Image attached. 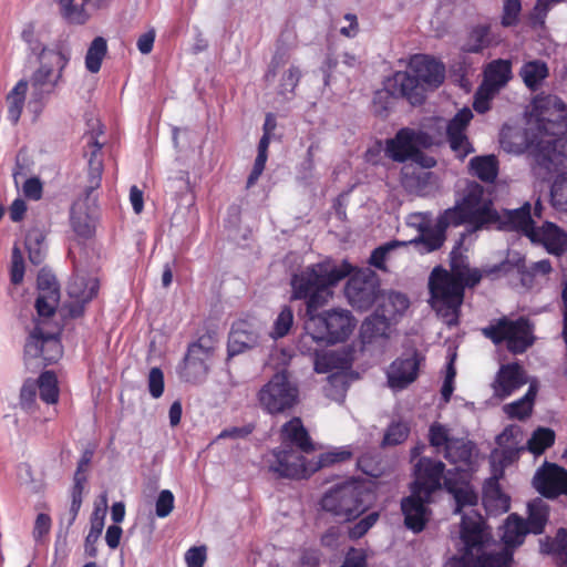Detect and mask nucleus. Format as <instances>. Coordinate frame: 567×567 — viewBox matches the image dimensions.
I'll return each instance as SVG.
<instances>
[{
    "instance_id": "nucleus-1",
    "label": "nucleus",
    "mask_w": 567,
    "mask_h": 567,
    "mask_svg": "<svg viewBox=\"0 0 567 567\" xmlns=\"http://www.w3.org/2000/svg\"><path fill=\"white\" fill-rule=\"evenodd\" d=\"M502 530L504 545L491 544L482 516L473 509L463 513L460 530L463 554L453 558L452 567H509V547L520 545L528 530L525 522L514 514L507 517Z\"/></svg>"
},
{
    "instance_id": "nucleus-2",
    "label": "nucleus",
    "mask_w": 567,
    "mask_h": 567,
    "mask_svg": "<svg viewBox=\"0 0 567 567\" xmlns=\"http://www.w3.org/2000/svg\"><path fill=\"white\" fill-rule=\"evenodd\" d=\"M482 276L477 269H471L467 258L451 252V272L435 268L429 279L430 303L437 316L447 326L458 323L460 308L464 297V286H474Z\"/></svg>"
},
{
    "instance_id": "nucleus-3",
    "label": "nucleus",
    "mask_w": 567,
    "mask_h": 567,
    "mask_svg": "<svg viewBox=\"0 0 567 567\" xmlns=\"http://www.w3.org/2000/svg\"><path fill=\"white\" fill-rule=\"evenodd\" d=\"M445 79V66L434 58L429 55H413L409 63L408 71L396 72L390 87L385 92H380L374 97L375 113L384 116L388 111L386 105L379 107L380 101L389 99V95H399L406 99L412 105H421L426 97L427 91L437 89Z\"/></svg>"
},
{
    "instance_id": "nucleus-4",
    "label": "nucleus",
    "mask_w": 567,
    "mask_h": 567,
    "mask_svg": "<svg viewBox=\"0 0 567 567\" xmlns=\"http://www.w3.org/2000/svg\"><path fill=\"white\" fill-rule=\"evenodd\" d=\"M343 261L326 259L303 267L291 277V299L306 300V315L318 311L332 298V288L352 272Z\"/></svg>"
},
{
    "instance_id": "nucleus-5",
    "label": "nucleus",
    "mask_w": 567,
    "mask_h": 567,
    "mask_svg": "<svg viewBox=\"0 0 567 567\" xmlns=\"http://www.w3.org/2000/svg\"><path fill=\"white\" fill-rule=\"evenodd\" d=\"M566 134L567 107L564 102L556 95H536L527 117L525 142H567Z\"/></svg>"
},
{
    "instance_id": "nucleus-6",
    "label": "nucleus",
    "mask_w": 567,
    "mask_h": 567,
    "mask_svg": "<svg viewBox=\"0 0 567 567\" xmlns=\"http://www.w3.org/2000/svg\"><path fill=\"white\" fill-rule=\"evenodd\" d=\"M305 322L306 333L301 337L299 348L302 352H310V342L336 343L342 342L352 333L355 321L347 310L333 309L323 313H307Z\"/></svg>"
},
{
    "instance_id": "nucleus-7",
    "label": "nucleus",
    "mask_w": 567,
    "mask_h": 567,
    "mask_svg": "<svg viewBox=\"0 0 567 567\" xmlns=\"http://www.w3.org/2000/svg\"><path fill=\"white\" fill-rule=\"evenodd\" d=\"M89 186L84 197L74 202L71 208V223L74 230L83 236L89 237L94 229V216L96 210V197L92 193L101 185V176L103 172V154L102 144H93L89 158Z\"/></svg>"
},
{
    "instance_id": "nucleus-8",
    "label": "nucleus",
    "mask_w": 567,
    "mask_h": 567,
    "mask_svg": "<svg viewBox=\"0 0 567 567\" xmlns=\"http://www.w3.org/2000/svg\"><path fill=\"white\" fill-rule=\"evenodd\" d=\"M458 203L470 217V224L476 229L483 227L511 228V221L507 220V214L511 210H504L502 214L497 213L493 208L489 194L476 182L466 183L462 199Z\"/></svg>"
},
{
    "instance_id": "nucleus-9",
    "label": "nucleus",
    "mask_w": 567,
    "mask_h": 567,
    "mask_svg": "<svg viewBox=\"0 0 567 567\" xmlns=\"http://www.w3.org/2000/svg\"><path fill=\"white\" fill-rule=\"evenodd\" d=\"M369 498L370 493L364 484L349 481L329 489L321 499V506L323 511L347 522L367 509Z\"/></svg>"
},
{
    "instance_id": "nucleus-10",
    "label": "nucleus",
    "mask_w": 567,
    "mask_h": 567,
    "mask_svg": "<svg viewBox=\"0 0 567 567\" xmlns=\"http://www.w3.org/2000/svg\"><path fill=\"white\" fill-rule=\"evenodd\" d=\"M511 228L519 230L533 243H540L548 252L561 255L567 251V234L553 223H545L542 227H534L530 216V205L524 204L520 208L512 209L507 214Z\"/></svg>"
},
{
    "instance_id": "nucleus-11",
    "label": "nucleus",
    "mask_w": 567,
    "mask_h": 567,
    "mask_svg": "<svg viewBox=\"0 0 567 567\" xmlns=\"http://www.w3.org/2000/svg\"><path fill=\"white\" fill-rule=\"evenodd\" d=\"M507 153L527 155L533 173L548 179L567 168V144H502Z\"/></svg>"
},
{
    "instance_id": "nucleus-12",
    "label": "nucleus",
    "mask_w": 567,
    "mask_h": 567,
    "mask_svg": "<svg viewBox=\"0 0 567 567\" xmlns=\"http://www.w3.org/2000/svg\"><path fill=\"white\" fill-rule=\"evenodd\" d=\"M257 399L259 406L268 414H281L298 403L299 389L290 374L281 371L261 386Z\"/></svg>"
},
{
    "instance_id": "nucleus-13",
    "label": "nucleus",
    "mask_w": 567,
    "mask_h": 567,
    "mask_svg": "<svg viewBox=\"0 0 567 567\" xmlns=\"http://www.w3.org/2000/svg\"><path fill=\"white\" fill-rule=\"evenodd\" d=\"M40 66L32 74L30 83L32 97L40 102L51 93L62 79L63 70L69 63V54L62 51L41 49L39 53Z\"/></svg>"
},
{
    "instance_id": "nucleus-14",
    "label": "nucleus",
    "mask_w": 567,
    "mask_h": 567,
    "mask_svg": "<svg viewBox=\"0 0 567 567\" xmlns=\"http://www.w3.org/2000/svg\"><path fill=\"white\" fill-rule=\"evenodd\" d=\"M485 337L489 338L494 343L507 341V348L514 353L524 352L532 343V329L526 319L515 321L501 319L495 324H491L483 329Z\"/></svg>"
},
{
    "instance_id": "nucleus-15",
    "label": "nucleus",
    "mask_w": 567,
    "mask_h": 567,
    "mask_svg": "<svg viewBox=\"0 0 567 567\" xmlns=\"http://www.w3.org/2000/svg\"><path fill=\"white\" fill-rule=\"evenodd\" d=\"M301 453L286 446L275 449L267 457L269 471L287 478H305L311 475L309 461Z\"/></svg>"
},
{
    "instance_id": "nucleus-16",
    "label": "nucleus",
    "mask_w": 567,
    "mask_h": 567,
    "mask_svg": "<svg viewBox=\"0 0 567 567\" xmlns=\"http://www.w3.org/2000/svg\"><path fill=\"white\" fill-rule=\"evenodd\" d=\"M74 269L75 272L68 286V293L73 300L70 315L78 317L82 313L84 305L96 296L99 281L80 261H74Z\"/></svg>"
},
{
    "instance_id": "nucleus-17",
    "label": "nucleus",
    "mask_w": 567,
    "mask_h": 567,
    "mask_svg": "<svg viewBox=\"0 0 567 567\" xmlns=\"http://www.w3.org/2000/svg\"><path fill=\"white\" fill-rule=\"evenodd\" d=\"M406 225L417 231V236L406 241L419 247L421 252H431L439 249L445 236L441 235V229H437L436 223L433 224L429 214L414 213L408 216Z\"/></svg>"
},
{
    "instance_id": "nucleus-18",
    "label": "nucleus",
    "mask_w": 567,
    "mask_h": 567,
    "mask_svg": "<svg viewBox=\"0 0 567 567\" xmlns=\"http://www.w3.org/2000/svg\"><path fill=\"white\" fill-rule=\"evenodd\" d=\"M414 467L415 481L412 489L423 493L425 497H431L433 492L441 488L443 478L447 488H451V480L444 475L445 465L441 461L422 457Z\"/></svg>"
},
{
    "instance_id": "nucleus-19",
    "label": "nucleus",
    "mask_w": 567,
    "mask_h": 567,
    "mask_svg": "<svg viewBox=\"0 0 567 567\" xmlns=\"http://www.w3.org/2000/svg\"><path fill=\"white\" fill-rule=\"evenodd\" d=\"M24 351L28 357H41L45 364L54 363L62 357V346L56 334H45L40 326L31 332Z\"/></svg>"
},
{
    "instance_id": "nucleus-20",
    "label": "nucleus",
    "mask_w": 567,
    "mask_h": 567,
    "mask_svg": "<svg viewBox=\"0 0 567 567\" xmlns=\"http://www.w3.org/2000/svg\"><path fill=\"white\" fill-rule=\"evenodd\" d=\"M344 292L352 307L365 310L377 299V281L371 275L363 272L354 274L348 280Z\"/></svg>"
},
{
    "instance_id": "nucleus-21",
    "label": "nucleus",
    "mask_w": 567,
    "mask_h": 567,
    "mask_svg": "<svg viewBox=\"0 0 567 567\" xmlns=\"http://www.w3.org/2000/svg\"><path fill=\"white\" fill-rule=\"evenodd\" d=\"M430 502L431 497H425L423 493L415 489H412L411 495L401 501L404 524L409 529L414 533L424 529L431 514L427 507Z\"/></svg>"
},
{
    "instance_id": "nucleus-22",
    "label": "nucleus",
    "mask_w": 567,
    "mask_h": 567,
    "mask_svg": "<svg viewBox=\"0 0 567 567\" xmlns=\"http://www.w3.org/2000/svg\"><path fill=\"white\" fill-rule=\"evenodd\" d=\"M533 484L546 497L567 495V471L555 464H547L536 472Z\"/></svg>"
},
{
    "instance_id": "nucleus-23",
    "label": "nucleus",
    "mask_w": 567,
    "mask_h": 567,
    "mask_svg": "<svg viewBox=\"0 0 567 567\" xmlns=\"http://www.w3.org/2000/svg\"><path fill=\"white\" fill-rule=\"evenodd\" d=\"M391 321L379 311L368 317L361 324L360 338L363 347L384 348L390 337Z\"/></svg>"
},
{
    "instance_id": "nucleus-24",
    "label": "nucleus",
    "mask_w": 567,
    "mask_h": 567,
    "mask_svg": "<svg viewBox=\"0 0 567 567\" xmlns=\"http://www.w3.org/2000/svg\"><path fill=\"white\" fill-rule=\"evenodd\" d=\"M420 365V357L416 352L405 358H399L392 362L388 370V383L394 390H402L412 383Z\"/></svg>"
},
{
    "instance_id": "nucleus-25",
    "label": "nucleus",
    "mask_w": 567,
    "mask_h": 567,
    "mask_svg": "<svg viewBox=\"0 0 567 567\" xmlns=\"http://www.w3.org/2000/svg\"><path fill=\"white\" fill-rule=\"evenodd\" d=\"M528 382L524 369L517 363L501 367L492 384L495 396L505 399Z\"/></svg>"
},
{
    "instance_id": "nucleus-26",
    "label": "nucleus",
    "mask_w": 567,
    "mask_h": 567,
    "mask_svg": "<svg viewBox=\"0 0 567 567\" xmlns=\"http://www.w3.org/2000/svg\"><path fill=\"white\" fill-rule=\"evenodd\" d=\"M260 333L252 323L240 320L233 324L228 338L229 357L240 354L259 343Z\"/></svg>"
},
{
    "instance_id": "nucleus-27",
    "label": "nucleus",
    "mask_w": 567,
    "mask_h": 567,
    "mask_svg": "<svg viewBox=\"0 0 567 567\" xmlns=\"http://www.w3.org/2000/svg\"><path fill=\"white\" fill-rule=\"evenodd\" d=\"M439 121H443V117L424 118L419 127H403L395 137L384 142H433L443 135L444 128L439 127Z\"/></svg>"
},
{
    "instance_id": "nucleus-28",
    "label": "nucleus",
    "mask_w": 567,
    "mask_h": 567,
    "mask_svg": "<svg viewBox=\"0 0 567 567\" xmlns=\"http://www.w3.org/2000/svg\"><path fill=\"white\" fill-rule=\"evenodd\" d=\"M512 79V63L508 60H495L486 66L482 92L494 96Z\"/></svg>"
},
{
    "instance_id": "nucleus-29",
    "label": "nucleus",
    "mask_w": 567,
    "mask_h": 567,
    "mask_svg": "<svg viewBox=\"0 0 567 567\" xmlns=\"http://www.w3.org/2000/svg\"><path fill=\"white\" fill-rule=\"evenodd\" d=\"M281 446L291 449L296 446L302 453H309L315 450L313 442L311 441L308 431L299 417H293L281 427Z\"/></svg>"
},
{
    "instance_id": "nucleus-30",
    "label": "nucleus",
    "mask_w": 567,
    "mask_h": 567,
    "mask_svg": "<svg viewBox=\"0 0 567 567\" xmlns=\"http://www.w3.org/2000/svg\"><path fill=\"white\" fill-rule=\"evenodd\" d=\"M417 145L419 144H386L385 154L398 162L410 159L426 168L435 166V159L424 155Z\"/></svg>"
},
{
    "instance_id": "nucleus-31",
    "label": "nucleus",
    "mask_w": 567,
    "mask_h": 567,
    "mask_svg": "<svg viewBox=\"0 0 567 567\" xmlns=\"http://www.w3.org/2000/svg\"><path fill=\"white\" fill-rule=\"evenodd\" d=\"M472 118V111L463 109L452 120L443 118L437 123L440 128H444L443 134H446L449 142H467L465 131Z\"/></svg>"
},
{
    "instance_id": "nucleus-32",
    "label": "nucleus",
    "mask_w": 567,
    "mask_h": 567,
    "mask_svg": "<svg viewBox=\"0 0 567 567\" xmlns=\"http://www.w3.org/2000/svg\"><path fill=\"white\" fill-rule=\"evenodd\" d=\"M524 434L519 425H509L497 436V444L503 449L505 458L513 460L525 450Z\"/></svg>"
},
{
    "instance_id": "nucleus-33",
    "label": "nucleus",
    "mask_w": 567,
    "mask_h": 567,
    "mask_svg": "<svg viewBox=\"0 0 567 567\" xmlns=\"http://www.w3.org/2000/svg\"><path fill=\"white\" fill-rule=\"evenodd\" d=\"M548 75V66L540 60L526 62L519 70V76L524 84L532 91L538 90Z\"/></svg>"
},
{
    "instance_id": "nucleus-34",
    "label": "nucleus",
    "mask_w": 567,
    "mask_h": 567,
    "mask_svg": "<svg viewBox=\"0 0 567 567\" xmlns=\"http://www.w3.org/2000/svg\"><path fill=\"white\" fill-rule=\"evenodd\" d=\"M472 452L473 447L470 442L463 439H454L446 447L444 457L451 463L456 464V470L465 471L471 464Z\"/></svg>"
},
{
    "instance_id": "nucleus-35",
    "label": "nucleus",
    "mask_w": 567,
    "mask_h": 567,
    "mask_svg": "<svg viewBox=\"0 0 567 567\" xmlns=\"http://www.w3.org/2000/svg\"><path fill=\"white\" fill-rule=\"evenodd\" d=\"M549 507L542 498H536L528 504V519L525 522L528 533L540 534L548 519Z\"/></svg>"
},
{
    "instance_id": "nucleus-36",
    "label": "nucleus",
    "mask_w": 567,
    "mask_h": 567,
    "mask_svg": "<svg viewBox=\"0 0 567 567\" xmlns=\"http://www.w3.org/2000/svg\"><path fill=\"white\" fill-rule=\"evenodd\" d=\"M470 167L483 182L492 183L497 177L498 163L494 155L475 156L470 161Z\"/></svg>"
},
{
    "instance_id": "nucleus-37",
    "label": "nucleus",
    "mask_w": 567,
    "mask_h": 567,
    "mask_svg": "<svg viewBox=\"0 0 567 567\" xmlns=\"http://www.w3.org/2000/svg\"><path fill=\"white\" fill-rule=\"evenodd\" d=\"M409 299L401 292L391 291L383 297L381 303V310H378L380 315H385L388 320H395L398 316H401L409 308Z\"/></svg>"
},
{
    "instance_id": "nucleus-38",
    "label": "nucleus",
    "mask_w": 567,
    "mask_h": 567,
    "mask_svg": "<svg viewBox=\"0 0 567 567\" xmlns=\"http://www.w3.org/2000/svg\"><path fill=\"white\" fill-rule=\"evenodd\" d=\"M537 388L534 384L529 385L528 391L526 394L520 398L519 400L506 404L504 406V411L507 413V415L512 419H518L524 420L528 417L533 410L534 400L536 396Z\"/></svg>"
},
{
    "instance_id": "nucleus-39",
    "label": "nucleus",
    "mask_w": 567,
    "mask_h": 567,
    "mask_svg": "<svg viewBox=\"0 0 567 567\" xmlns=\"http://www.w3.org/2000/svg\"><path fill=\"white\" fill-rule=\"evenodd\" d=\"M45 235L39 228H32L25 237V248L29 252V259L33 265H40L45 258Z\"/></svg>"
},
{
    "instance_id": "nucleus-40",
    "label": "nucleus",
    "mask_w": 567,
    "mask_h": 567,
    "mask_svg": "<svg viewBox=\"0 0 567 567\" xmlns=\"http://www.w3.org/2000/svg\"><path fill=\"white\" fill-rule=\"evenodd\" d=\"M217 339L213 333H205L198 340L188 347L187 354L194 359H200L209 364V361L216 349Z\"/></svg>"
},
{
    "instance_id": "nucleus-41",
    "label": "nucleus",
    "mask_w": 567,
    "mask_h": 567,
    "mask_svg": "<svg viewBox=\"0 0 567 567\" xmlns=\"http://www.w3.org/2000/svg\"><path fill=\"white\" fill-rule=\"evenodd\" d=\"M106 53V40L103 37L94 38L85 55V68L91 73H97L101 69L102 61L105 58Z\"/></svg>"
},
{
    "instance_id": "nucleus-42",
    "label": "nucleus",
    "mask_w": 567,
    "mask_h": 567,
    "mask_svg": "<svg viewBox=\"0 0 567 567\" xmlns=\"http://www.w3.org/2000/svg\"><path fill=\"white\" fill-rule=\"evenodd\" d=\"M90 0H56L61 14L71 23L82 24L86 21L85 4Z\"/></svg>"
},
{
    "instance_id": "nucleus-43",
    "label": "nucleus",
    "mask_w": 567,
    "mask_h": 567,
    "mask_svg": "<svg viewBox=\"0 0 567 567\" xmlns=\"http://www.w3.org/2000/svg\"><path fill=\"white\" fill-rule=\"evenodd\" d=\"M27 91L28 82L20 80L7 97L9 118L13 123H17L20 118Z\"/></svg>"
},
{
    "instance_id": "nucleus-44",
    "label": "nucleus",
    "mask_w": 567,
    "mask_h": 567,
    "mask_svg": "<svg viewBox=\"0 0 567 567\" xmlns=\"http://www.w3.org/2000/svg\"><path fill=\"white\" fill-rule=\"evenodd\" d=\"M40 398L47 404H54L59 399L58 380L53 372L45 371L35 381Z\"/></svg>"
},
{
    "instance_id": "nucleus-45",
    "label": "nucleus",
    "mask_w": 567,
    "mask_h": 567,
    "mask_svg": "<svg viewBox=\"0 0 567 567\" xmlns=\"http://www.w3.org/2000/svg\"><path fill=\"white\" fill-rule=\"evenodd\" d=\"M555 442V432L548 427H538L534 431L530 439L526 441V449L535 454L539 455L544 453L546 449L551 446Z\"/></svg>"
},
{
    "instance_id": "nucleus-46",
    "label": "nucleus",
    "mask_w": 567,
    "mask_h": 567,
    "mask_svg": "<svg viewBox=\"0 0 567 567\" xmlns=\"http://www.w3.org/2000/svg\"><path fill=\"white\" fill-rule=\"evenodd\" d=\"M208 369L209 364L186 354L181 375L187 382H200L206 378Z\"/></svg>"
},
{
    "instance_id": "nucleus-47",
    "label": "nucleus",
    "mask_w": 567,
    "mask_h": 567,
    "mask_svg": "<svg viewBox=\"0 0 567 567\" xmlns=\"http://www.w3.org/2000/svg\"><path fill=\"white\" fill-rule=\"evenodd\" d=\"M489 27L480 24L473 28L471 31L467 42L464 45V51L471 53L481 52L484 48L489 45Z\"/></svg>"
},
{
    "instance_id": "nucleus-48",
    "label": "nucleus",
    "mask_w": 567,
    "mask_h": 567,
    "mask_svg": "<svg viewBox=\"0 0 567 567\" xmlns=\"http://www.w3.org/2000/svg\"><path fill=\"white\" fill-rule=\"evenodd\" d=\"M462 223H470V217L465 213V209L462 208V205L457 203L455 207L444 212L436 221V227L437 229H441V235L445 236L444 233L449 226H457Z\"/></svg>"
},
{
    "instance_id": "nucleus-49",
    "label": "nucleus",
    "mask_w": 567,
    "mask_h": 567,
    "mask_svg": "<svg viewBox=\"0 0 567 567\" xmlns=\"http://www.w3.org/2000/svg\"><path fill=\"white\" fill-rule=\"evenodd\" d=\"M550 199L556 209L567 212V173H561L555 178L550 189Z\"/></svg>"
},
{
    "instance_id": "nucleus-50",
    "label": "nucleus",
    "mask_w": 567,
    "mask_h": 567,
    "mask_svg": "<svg viewBox=\"0 0 567 567\" xmlns=\"http://www.w3.org/2000/svg\"><path fill=\"white\" fill-rule=\"evenodd\" d=\"M351 455V452L346 449L322 453L317 457V460L309 461L310 473L312 474L322 467L346 461L350 458Z\"/></svg>"
},
{
    "instance_id": "nucleus-51",
    "label": "nucleus",
    "mask_w": 567,
    "mask_h": 567,
    "mask_svg": "<svg viewBox=\"0 0 567 567\" xmlns=\"http://www.w3.org/2000/svg\"><path fill=\"white\" fill-rule=\"evenodd\" d=\"M429 440L431 445L435 447L439 453L443 452L444 454L446 452V447L454 437L450 435V431L446 426L440 423H434L430 427Z\"/></svg>"
},
{
    "instance_id": "nucleus-52",
    "label": "nucleus",
    "mask_w": 567,
    "mask_h": 567,
    "mask_svg": "<svg viewBox=\"0 0 567 567\" xmlns=\"http://www.w3.org/2000/svg\"><path fill=\"white\" fill-rule=\"evenodd\" d=\"M90 532L85 538V551L89 556L93 557L96 555L95 543L102 534L104 528V519H102V512L97 511L95 515H91Z\"/></svg>"
},
{
    "instance_id": "nucleus-53",
    "label": "nucleus",
    "mask_w": 567,
    "mask_h": 567,
    "mask_svg": "<svg viewBox=\"0 0 567 567\" xmlns=\"http://www.w3.org/2000/svg\"><path fill=\"white\" fill-rule=\"evenodd\" d=\"M59 303V291L39 292L35 308L40 317H50Z\"/></svg>"
},
{
    "instance_id": "nucleus-54",
    "label": "nucleus",
    "mask_w": 567,
    "mask_h": 567,
    "mask_svg": "<svg viewBox=\"0 0 567 567\" xmlns=\"http://www.w3.org/2000/svg\"><path fill=\"white\" fill-rule=\"evenodd\" d=\"M37 391L38 385L34 380H27L20 390L19 404L21 409L28 413H33L35 411Z\"/></svg>"
},
{
    "instance_id": "nucleus-55",
    "label": "nucleus",
    "mask_w": 567,
    "mask_h": 567,
    "mask_svg": "<svg viewBox=\"0 0 567 567\" xmlns=\"http://www.w3.org/2000/svg\"><path fill=\"white\" fill-rule=\"evenodd\" d=\"M300 76L301 72L299 68L291 65L281 75L278 93L284 96L292 95L297 84L299 83Z\"/></svg>"
},
{
    "instance_id": "nucleus-56",
    "label": "nucleus",
    "mask_w": 567,
    "mask_h": 567,
    "mask_svg": "<svg viewBox=\"0 0 567 567\" xmlns=\"http://www.w3.org/2000/svg\"><path fill=\"white\" fill-rule=\"evenodd\" d=\"M449 489L451 492H453V494H454V498L456 502L455 513L461 514L463 511V507H465V506L472 507L477 504V499H478L477 494L470 486L454 488L451 485V488H449Z\"/></svg>"
},
{
    "instance_id": "nucleus-57",
    "label": "nucleus",
    "mask_w": 567,
    "mask_h": 567,
    "mask_svg": "<svg viewBox=\"0 0 567 567\" xmlns=\"http://www.w3.org/2000/svg\"><path fill=\"white\" fill-rule=\"evenodd\" d=\"M401 246H406V241L394 240L375 248L370 256V264L379 269H385V260L395 248Z\"/></svg>"
},
{
    "instance_id": "nucleus-58",
    "label": "nucleus",
    "mask_w": 567,
    "mask_h": 567,
    "mask_svg": "<svg viewBox=\"0 0 567 567\" xmlns=\"http://www.w3.org/2000/svg\"><path fill=\"white\" fill-rule=\"evenodd\" d=\"M85 482H86V476L78 475V477L75 478V483L73 484V487H72V502H71L70 512H69L70 517L68 520V526H71L74 523V520L76 519V516H78L79 511L82 505V493H83Z\"/></svg>"
},
{
    "instance_id": "nucleus-59",
    "label": "nucleus",
    "mask_w": 567,
    "mask_h": 567,
    "mask_svg": "<svg viewBox=\"0 0 567 567\" xmlns=\"http://www.w3.org/2000/svg\"><path fill=\"white\" fill-rule=\"evenodd\" d=\"M85 482H86V476L78 475V477L75 478V483L73 484V487H72V502H71L70 512H69L70 517L68 520V526H71L74 523V520L76 519V516H78L79 511L82 505V493H83Z\"/></svg>"
},
{
    "instance_id": "nucleus-60",
    "label": "nucleus",
    "mask_w": 567,
    "mask_h": 567,
    "mask_svg": "<svg viewBox=\"0 0 567 567\" xmlns=\"http://www.w3.org/2000/svg\"><path fill=\"white\" fill-rule=\"evenodd\" d=\"M292 323H293V312H292L291 308L284 307L274 323V330L270 333V336L274 339L285 337L289 332Z\"/></svg>"
},
{
    "instance_id": "nucleus-61",
    "label": "nucleus",
    "mask_w": 567,
    "mask_h": 567,
    "mask_svg": "<svg viewBox=\"0 0 567 567\" xmlns=\"http://www.w3.org/2000/svg\"><path fill=\"white\" fill-rule=\"evenodd\" d=\"M520 11V0H503L502 25L506 28L516 25L519 22Z\"/></svg>"
},
{
    "instance_id": "nucleus-62",
    "label": "nucleus",
    "mask_w": 567,
    "mask_h": 567,
    "mask_svg": "<svg viewBox=\"0 0 567 567\" xmlns=\"http://www.w3.org/2000/svg\"><path fill=\"white\" fill-rule=\"evenodd\" d=\"M483 499L486 506L495 505L497 508L504 512L509 508L508 498L499 492L495 484H491L485 488Z\"/></svg>"
},
{
    "instance_id": "nucleus-63",
    "label": "nucleus",
    "mask_w": 567,
    "mask_h": 567,
    "mask_svg": "<svg viewBox=\"0 0 567 567\" xmlns=\"http://www.w3.org/2000/svg\"><path fill=\"white\" fill-rule=\"evenodd\" d=\"M24 277V260L21 249L14 246L11 256L10 279L13 285H19Z\"/></svg>"
},
{
    "instance_id": "nucleus-64",
    "label": "nucleus",
    "mask_w": 567,
    "mask_h": 567,
    "mask_svg": "<svg viewBox=\"0 0 567 567\" xmlns=\"http://www.w3.org/2000/svg\"><path fill=\"white\" fill-rule=\"evenodd\" d=\"M315 357V370L318 373H327L337 367V357L333 351L319 352L318 349H313Z\"/></svg>"
}]
</instances>
